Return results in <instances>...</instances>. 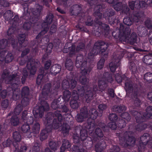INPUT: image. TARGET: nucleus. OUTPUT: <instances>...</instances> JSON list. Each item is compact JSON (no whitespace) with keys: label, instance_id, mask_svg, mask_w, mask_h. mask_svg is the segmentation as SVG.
Wrapping results in <instances>:
<instances>
[{"label":"nucleus","instance_id":"1","mask_svg":"<svg viewBox=\"0 0 152 152\" xmlns=\"http://www.w3.org/2000/svg\"><path fill=\"white\" fill-rule=\"evenodd\" d=\"M108 47L107 43L100 40L97 41L94 44V47L90 49L87 59H84L83 56L80 54L76 57L75 66L77 68H80L81 74L76 77L74 76V73L71 72L69 74L67 75L66 78L69 82L70 89H73L76 87L77 84L76 80L83 85L77 86V91L74 90L73 93L74 94H79L81 96H83L85 93V97L88 103L96 96L100 91L96 85H94L93 88L90 87L91 83H89V80L87 78L86 75L90 72L91 69L87 66V61L90 62L92 61L94 56L98 53L99 50V53L103 54Z\"/></svg>","mask_w":152,"mask_h":152},{"label":"nucleus","instance_id":"2","mask_svg":"<svg viewBox=\"0 0 152 152\" xmlns=\"http://www.w3.org/2000/svg\"><path fill=\"white\" fill-rule=\"evenodd\" d=\"M64 118L61 113L60 110L56 111L54 113H48L44 122L45 128L42 130L39 135L40 140L42 141L46 139L48 133L51 132L53 129H57L60 128L64 135L68 134L70 127L66 123L64 122Z\"/></svg>","mask_w":152,"mask_h":152},{"label":"nucleus","instance_id":"3","mask_svg":"<svg viewBox=\"0 0 152 152\" xmlns=\"http://www.w3.org/2000/svg\"><path fill=\"white\" fill-rule=\"evenodd\" d=\"M60 86V82L59 81L56 82L54 83L50 90L51 83H47L45 85L42 92V98L40 105L37 109L34 108L33 111L34 117L36 118H42L44 115V112L49 110L48 104L45 100L48 99L49 95L50 98L55 97L58 94Z\"/></svg>","mask_w":152,"mask_h":152},{"label":"nucleus","instance_id":"4","mask_svg":"<svg viewBox=\"0 0 152 152\" xmlns=\"http://www.w3.org/2000/svg\"><path fill=\"white\" fill-rule=\"evenodd\" d=\"M1 79L4 80L6 84H10L11 87L7 88V90L12 93V99L16 101L20 99V90L18 87L20 83V77L17 73L10 75V72L7 69L4 70L1 76Z\"/></svg>","mask_w":152,"mask_h":152},{"label":"nucleus","instance_id":"5","mask_svg":"<svg viewBox=\"0 0 152 152\" xmlns=\"http://www.w3.org/2000/svg\"><path fill=\"white\" fill-rule=\"evenodd\" d=\"M42 9V6L38 5L36 8L32 9L31 12L32 15L31 16L30 13L28 11V8L26 9V12H25V9H24L23 18L26 20H29V21L25 22L23 23V27L24 30L29 31L32 28L33 32L35 31H37L38 26L37 22Z\"/></svg>","mask_w":152,"mask_h":152},{"label":"nucleus","instance_id":"6","mask_svg":"<svg viewBox=\"0 0 152 152\" xmlns=\"http://www.w3.org/2000/svg\"><path fill=\"white\" fill-rule=\"evenodd\" d=\"M124 55L121 54V55L114 57V61L111 62L109 64V66L111 71L110 72H105L103 74L101 79L99 80L98 83V87L99 90H105L107 87L108 83H111L114 81L113 77V73L115 72L116 69L120 66L121 64V61Z\"/></svg>","mask_w":152,"mask_h":152},{"label":"nucleus","instance_id":"7","mask_svg":"<svg viewBox=\"0 0 152 152\" xmlns=\"http://www.w3.org/2000/svg\"><path fill=\"white\" fill-rule=\"evenodd\" d=\"M53 15L52 13L48 15L46 17V19L41 24V26L43 29L39 33L35 39L42 46L47 45L49 41V37L48 35L43 37L44 35L48 31L49 28V25L53 21Z\"/></svg>","mask_w":152,"mask_h":152},{"label":"nucleus","instance_id":"8","mask_svg":"<svg viewBox=\"0 0 152 152\" xmlns=\"http://www.w3.org/2000/svg\"><path fill=\"white\" fill-rule=\"evenodd\" d=\"M88 129H83L80 131L81 139L83 140V145L89 146L88 148L92 147L93 144L98 142L99 139L103 138L104 135L102 129L97 128L95 130L94 133L96 136L93 138L88 137Z\"/></svg>","mask_w":152,"mask_h":152},{"label":"nucleus","instance_id":"9","mask_svg":"<svg viewBox=\"0 0 152 152\" xmlns=\"http://www.w3.org/2000/svg\"><path fill=\"white\" fill-rule=\"evenodd\" d=\"M104 8V5L103 4H99L95 7L94 15L100 19L102 18V15L106 21L108 22L110 25L114 24L117 21L116 18L114 16L115 11L113 10L109 9L105 11L103 14L102 12Z\"/></svg>","mask_w":152,"mask_h":152},{"label":"nucleus","instance_id":"10","mask_svg":"<svg viewBox=\"0 0 152 152\" xmlns=\"http://www.w3.org/2000/svg\"><path fill=\"white\" fill-rule=\"evenodd\" d=\"M8 41L6 39H3L0 41V65L2 64L4 61L6 63H8L12 61L14 58L13 55L10 52H8L6 56H4L7 52L4 50L8 46Z\"/></svg>","mask_w":152,"mask_h":152},{"label":"nucleus","instance_id":"11","mask_svg":"<svg viewBox=\"0 0 152 152\" xmlns=\"http://www.w3.org/2000/svg\"><path fill=\"white\" fill-rule=\"evenodd\" d=\"M107 108V106L105 104H101L98 106V108L99 113L95 109H91L90 110V115L88 121V123L84 125V126L88 129H91L95 125V120L96 118L98 116H101L104 110Z\"/></svg>","mask_w":152,"mask_h":152},{"label":"nucleus","instance_id":"12","mask_svg":"<svg viewBox=\"0 0 152 152\" xmlns=\"http://www.w3.org/2000/svg\"><path fill=\"white\" fill-rule=\"evenodd\" d=\"M85 48V44L83 42L79 43L76 48L74 44L70 42H67L65 44L63 52L64 53H68L69 56L72 57L80 51L84 49Z\"/></svg>","mask_w":152,"mask_h":152},{"label":"nucleus","instance_id":"13","mask_svg":"<svg viewBox=\"0 0 152 152\" xmlns=\"http://www.w3.org/2000/svg\"><path fill=\"white\" fill-rule=\"evenodd\" d=\"M121 70H118V72L115 75L116 81L118 83H120L122 82L125 83V89L126 93L130 94L133 90V83L130 79L124 75H121Z\"/></svg>","mask_w":152,"mask_h":152},{"label":"nucleus","instance_id":"14","mask_svg":"<svg viewBox=\"0 0 152 152\" xmlns=\"http://www.w3.org/2000/svg\"><path fill=\"white\" fill-rule=\"evenodd\" d=\"M131 10L130 11V17H127L123 19V23L124 24L127 26L131 25L133 22H138L141 18L144 17V13L142 12L134 11L131 13Z\"/></svg>","mask_w":152,"mask_h":152},{"label":"nucleus","instance_id":"15","mask_svg":"<svg viewBox=\"0 0 152 152\" xmlns=\"http://www.w3.org/2000/svg\"><path fill=\"white\" fill-rule=\"evenodd\" d=\"M71 93L69 91L64 92L63 96H60L57 99H55L51 104V107L54 110L59 109L60 105L68 102L71 97Z\"/></svg>","mask_w":152,"mask_h":152},{"label":"nucleus","instance_id":"16","mask_svg":"<svg viewBox=\"0 0 152 152\" xmlns=\"http://www.w3.org/2000/svg\"><path fill=\"white\" fill-rule=\"evenodd\" d=\"M97 26H95L94 33L96 36L99 37L101 35H108L110 31L109 26L103 23L99 20H96Z\"/></svg>","mask_w":152,"mask_h":152},{"label":"nucleus","instance_id":"17","mask_svg":"<svg viewBox=\"0 0 152 152\" xmlns=\"http://www.w3.org/2000/svg\"><path fill=\"white\" fill-rule=\"evenodd\" d=\"M90 115V111L89 113L88 112V109L87 107L84 106L82 107L80 110V114H77V115L76 120L77 122H82L84 120V119L86 118H88V119L87 121V122L84 123L83 125V127L84 128V129H88V131H93L94 129L95 125L93 126V127H91V129H88L86 128L84 126V125L86 123H88V121Z\"/></svg>","mask_w":152,"mask_h":152},{"label":"nucleus","instance_id":"18","mask_svg":"<svg viewBox=\"0 0 152 152\" xmlns=\"http://www.w3.org/2000/svg\"><path fill=\"white\" fill-rule=\"evenodd\" d=\"M126 32L124 36H123V42H126L127 43L133 45L137 43V35L134 32L132 33L130 37H129L131 33V30L130 28H126L125 29Z\"/></svg>","mask_w":152,"mask_h":152},{"label":"nucleus","instance_id":"19","mask_svg":"<svg viewBox=\"0 0 152 152\" xmlns=\"http://www.w3.org/2000/svg\"><path fill=\"white\" fill-rule=\"evenodd\" d=\"M133 94L134 97L133 98V104L134 107L135 108L139 107L141 104V101L138 97V95L139 93H142L143 92L142 88L141 86L136 85L134 88H133Z\"/></svg>","mask_w":152,"mask_h":152},{"label":"nucleus","instance_id":"20","mask_svg":"<svg viewBox=\"0 0 152 152\" xmlns=\"http://www.w3.org/2000/svg\"><path fill=\"white\" fill-rule=\"evenodd\" d=\"M16 26L13 24L10 27L7 31V34L9 37L8 40V44L11 42V45L13 48H15L16 50L19 49L18 47V43L17 40H15L12 34L15 32L16 31Z\"/></svg>","mask_w":152,"mask_h":152},{"label":"nucleus","instance_id":"21","mask_svg":"<svg viewBox=\"0 0 152 152\" xmlns=\"http://www.w3.org/2000/svg\"><path fill=\"white\" fill-rule=\"evenodd\" d=\"M113 5L114 9L117 11H121L122 14L126 15L130 14V9L127 5L123 4L121 2L115 3Z\"/></svg>","mask_w":152,"mask_h":152},{"label":"nucleus","instance_id":"22","mask_svg":"<svg viewBox=\"0 0 152 152\" xmlns=\"http://www.w3.org/2000/svg\"><path fill=\"white\" fill-rule=\"evenodd\" d=\"M39 74L37 78L36 83L38 85L43 84L48 80L47 73L45 72L43 68H40L39 69Z\"/></svg>","mask_w":152,"mask_h":152},{"label":"nucleus","instance_id":"23","mask_svg":"<svg viewBox=\"0 0 152 152\" xmlns=\"http://www.w3.org/2000/svg\"><path fill=\"white\" fill-rule=\"evenodd\" d=\"M145 121L140 122H137L139 124L135 126V129L136 131H141L144 130L147 128H150L152 132V121L151 120H150L147 123L145 122Z\"/></svg>","mask_w":152,"mask_h":152},{"label":"nucleus","instance_id":"24","mask_svg":"<svg viewBox=\"0 0 152 152\" xmlns=\"http://www.w3.org/2000/svg\"><path fill=\"white\" fill-rule=\"evenodd\" d=\"M99 126L103 129V130L105 132H109L110 129L112 130H115L117 127V121H111L108 123V125L106 126L104 123H99Z\"/></svg>","mask_w":152,"mask_h":152},{"label":"nucleus","instance_id":"25","mask_svg":"<svg viewBox=\"0 0 152 152\" xmlns=\"http://www.w3.org/2000/svg\"><path fill=\"white\" fill-rule=\"evenodd\" d=\"M6 13L8 14L9 16L8 17L7 16H6L5 20L7 21H10L11 23H12V24L14 25V26H17L18 24L19 16L17 15H16L13 18H12L13 16V13L10 10L7 11Z\"/></svg>","mask_w":152,"mask_h":152},{"label":"nucleus","instance_id":"26","mask_svg":"<svg viewBox=\"0 0 152 152\" xmlns=\"http://www.w3.org/2000/svg\"><path fill=\"white\" fill-rule=\"evenodd\" d=\"M136 108L134 107L133 110H129V113L132 115L136 119V122H140L143 121H145V118L143 116H142L141 114L134 110Z\"/></svg>","mask_w":152,"mask_h":152},{"label":"nucleus","instance_id":"27","mask_svg":"<svg viewBox=\"0 0 152 152\" xmlns=\"http://www.w3.org/2000/svg\"><path fill=\"white\" fill-rule=\"evenodd\" d=\"M27 110L23 111L21 114V118L22 120L26 122V124L29 125L32 124L34 122V118L33 116H31L27 118Z\"/></svg>","mask_w":152,"mask_h":152},{"label":"nucleus","instance_id":"28","mask_svg":"<svg viewBox=\"0 0 152 152\" xmlns=\"http://www.w3.org/2000/svg\"><path fill=\"white\" fill-rule=\"evenodd\" d=\"M79 94H74L71 100L70 105L71 107L73 109H77L79 107L77 100L79 99Z\"/></svg>","mask_w":152,"mask_h":152},{"label":"nucleus","instance_id":"29","mask_svg":"<svg viewBox=\"0 0 152 152\" xmlns=\"http://www.w3.org/2000/svg\"><path fill=\"white\" fill-rule=\"evenodd\" d=\"M81 10V7L79 5L75 4L71 7L69 10L72 15L76 16L79 14Z\"/></svg>","mask_w":152,"mask_h":152},{"label":"nucleus","instance_id":"30","mask_svg":"<svg viewBox=\"0 0 152 152\" xmlns=\"http://www.w3.org/2000/svg\"><path fill=\"white\" fill-rule=\"evenodd\" d=\"M28 35V34L26 33L24 34H19L18 37V47L19 48V49L16 50L15 48H13L15 49L16 50H19L20 49L19 47L18 46V43L19 44V46L20 47H22V44L24 42H26V43L27 42L26 39V37Z\"/></svg>","mask_w":152,"mask_h":152},{"label":"nucleus","instance_id":"31","mask_svg":"<svg viewBox=\"0 0 152 152\" xmlns=\"http://www.w3.org/2000/svg\"><path fill=\"white\" fill-rule=\"evenodd\" d=\"M96 143L95 145V150L96 152H101L103 149H104L106 147V144L104 140H102L99 143Z\"/></svg>","mask_w":152,"mask_h":152},{"label":"nucleus","instance_id":"32","mask_svg":"<svg viewBox=\"0 0 152 152\" xmlns=\"http://www.w3.org/2000/svg\"><path fill=\"white\" fill-rule=\"evenodd\" d=\"M32 59L31 58L28 57V56L25 57V58L21 56L20 57L18 58V61L20 65H23L26 63V66L28 67V64L32 61Z\"/></svg>","mask_w":152,"mask_h":152},{"label":"nucleus","instance_id":"33","mask_svg":"<svg viewBox=\"0 0 152 152\" xmlns=\"http://www.w3.org/2000/svg\"><path fill=\"white\" fill-rule=\"evenodd\" d=\"M53 45L52 43H49L48 45L46 48L44 50L45 53L43 56L42 60H45L48 57L49 55L51 53Z\"/></svg>","mask_w":152,"mask_h":152},{"label":"nucleus","instance_id":"34","mask_svg":"<svg viewBox=\"0 0 152 152\" xmlns=\"http://www.w3.org/2000/svg\"><path fill=\"white\" fill-rule=\"evenodd\" d=\"M71 144L69 141L66 139H64L63 141L62 144L60 148V152H64L67 150H69V149L70 148Z\"/></svg>","mask_w":152,"mask_h":152},{"label":"nucleus","instance_id":"35","mask_svg":"<svg viewBox=\"0 0 152 152\" xmlns=\"http://www.w3.org/2000/svg\"><path fill=\"white\" fill-rule=\"evenodd\" d=\"M61 69V66L60 65L56 64L51 66L50 69V72L52 75H56L60 72Z\"/></svg>","mask_w":152,"mask_h":152},{"label":"nucleus","instance_id":"36","mask_svg":"<svg viewBox=\"0 0 152 152\" xmlns=\"http://www.w3.org/2000/svg\"><path fill=\"white\" fill-rule=\"evenodd\" d=\"M126 32L125 29V30L122 32L118 31L116 32L113 31L112 32V34L113 37L116 39H118L119 40L123 41V36H124L125 33Z\"/></svg>","mask_w":152,"mask_h":152},{"label":"nucleus","instance_id":"37","mask_svg":"<svg viewBox=\"0 0 152 152\" xmlns=\"http://www.w3.org/2000/svg\"><path fill=\"white\" fill-rule=\"evenodd\" d=\"M30 94V90L29 88L27 86H25L22 87L21 90V97H29Z\"/></svg>","mask_w":152,"mask_h":152},{"label":"nucleus","instance_id":"38","mask_svg":"<svg viewBox=\"0 0 152 152\" xmlns=\"http://www.w3.org/2000/svg\"><path fill=\"white\" fill-rule=\"evenodd\" d=\"M126 107L123 105H120L119 106L115 105L113 106L112 108L113 111L116 113H121L125 111Z\"/></svg>","mask_w":152,"mask_h":152},{"label":"nucleus","instance_id":"39","mask_svg":"<svg viewBox=\"0 0 152 152\" xmlns=\"http://www.w3.org/2000/svg\"><path fill=\"white\" fill-rule=\"evenodd\" d=\"M146 113L143 114V116L145 118L148 119L152 118V106H149L147 107L146 109Z\"/></svg>","mask_w":152,"mask_h":152},{"label":"nucleus","instance_id":"40","mask_svg":"<svg viewBox=\"0 0 152 152\" xmlns=\"http://www.w3.org/2000/svg\"><path fill=\"white\" fill-rule=\"evenodd\" d=\"M15 144L14 143L13 145L15 147V149L14 151L16 152H26L27 149V147L25 144L22 145L19 150V145L17 143H15Z\"/></svg>","mask_w":152,"mask_h":152},{"label":"nucleus","instance_id":"41","mask_svg":"<svg viewBox=\"0 0 152 152\" xmlns=\"http://www.w3.org/2000/svg\"><path fill=\"white\" fill-rule=\"evenodd\" d=\"M32 61L30 62L28 64V67H27V68L28 69L30 74L32 75H34L36 72L37 68L36 66V64H32Z\"/></svg>","mask_w":152,"mask_h":152},{"label":"nucleus","instance_id":"42","mask_svg":"<svg viewBox=\"0 0 152 152\" xmlns=\"http://www.w3.org/2000/svg\"><path fill=\"white\" fill-rule=\"evenodd\" d=\"M31 45L32 47V52L35 53H36L38 51L39 46H41L40 45L37 41L34 40H32L31 42Z\"/></svg>","mask_w":152,"mask_h":152},{"label":"nucleus","instance_id":"43","mask_svg":"<svg viewBox=\"0 0 152 152\" xmlns=\"http://www.w3.org/2000/svg\"><path fill=\"white\" fill-rule=\"evenodd\" d=\"M30 129L29 125L26 123L22 125L21 127V130L23 132L27 133L29 135L31 133V132H30Z\"/></svg>","mask_w":152,"mask_h":152},{"label":"nucleus","instance_id":"44","mask_svg":"<svg viewBox=\"0 0 152 152\" xmlns=\"http://www.w3.org/2000/svg\"><path fill=\"white\" fill-rule=\"evenodd\" d=\"M0 96L3 99L5 98L6 96H8L10 99H12V93H11L10 90H7H7H4L1 91L0 93Z\"/></svg>","mask_w":152,"mask_h":152},{"label":"nucleus","instance_id":"45","mask_svg":"<svg viewBox=\"0 0 152 152\" xmlns=\"http://www.w3.org/2000/svg\"><path fill=\"white\" fill-rule=\"evenodd\" d=\"M143 61L147 65H152V56L151 54L145 56L143 58Z\"/></svg>","mask_w":152,"mask_h":152},{"label":"nucleus","instance_id":"46","mask_svg":"<svg viewBox=\"0 0 152 152\" xmlns=\"http://www.w3.org/2000/svg\"><path fill=\"white\" fill-rule=\"evenodd\" d=\"M10 124L11 125L14 126H18L19 123V119L16 115L12 116L10 119Z\"/></svg>","mask_w":152,"mask_h":152},{"label":"nucleus","instance_id":"47","mask_svg":"<svg viewBox=\"0 0 152 152\" xmlns=\"http://www.w3.org/2000/svg\"><path fill=\"white\" fill-rule=\"evenodd\" d=\"M73 139L74 142L75 143H80L82 144V145L83 147H88V148L89 147V146H85L83 145V140L81 139V134H80V137L79 136L78 134H74L73 135Z\"/></svg>","mask_w":152,"mask_h":152},{"label":"nucleus","instance_id":"48","mask_svg":"<svg viewBox=\"0 0 152 152\" xmlns=\"http://www.w3.org/2000/svg\"><path fill=\"white\" fill-rule=\"evenodd\" d=\"M40 129V124L37 122H36L33 126L32 128V132L31 133L33 134H37L39 133Z\"/></svg>","mask_w":152,"mask_h":152},{"label":"nucleus","instance_id":"49","mask_svg":"<svg viewBox=\"0 0 152 152\" xmlns=\"http://www.w3.org/2000/svg\"><path fill=\"white\" fill-rule=\"evenodd\" d=\"M65 66L67 70L72 72V71L73 69V62L71 59H69L66 60L65 63Z\"/></svg>","mask_w":152,"mask_h":152},{"label":"nucleus","instance_id":"50","mask_svg":"<svg viewBox=\"0 0 152 152\" xmlns=\"http://www.w3.org/2000/svg\"><path fill=\"white\" fill-rule=\"evenodd\" d=\"M146 0H141V8H145L148 7H152V0H147V2H145Z\"/></svg>","mask_w":152,"mask_h":152},{"label":"nucleus","instance_id":"51","mask_svg":"<svg viewBox=\"0 0 152 152\" xmlns=\"http://www.w3.org/2000/svg\"><path fill=\"white\" fill-rule=\"evenodd\" d=\"M117 127L118 128L122 129L124 128L126 125V121L122 119L119 118L117 121Z\"/></svg>","mask_w":152,"mask_h":152},{"label":"nucleus","instance_id":"52","mask_svg":"<svg viewBox=\"0 0 152 152\" xmlns=\"http://www.w3.org/2000/svg\"><path fill=\"white\" fill-rule=\"evenodd\" d=\"M62 87L63 89L65 90L64 91L63 93H64V92L66 91H70L69 90H67V89L69 88L70 89L69 82V80H68L64 79L62 81Z\"/></svg>","mask_w":152,"mask_h":152},{"label":"nucleus","instance_id":"53","mask_svg":"<svg viewBox=\"0 0 152 152\" xmlns=\"http://www.w3.org/2000/svg\"><path fill=\"white\" fill-rule=\"evenodd\" d=\"M12 137L14 140L16 142L15 143H17V142H19L21 140V136L20 133L18 132L15 131L13 132Z\"/></svg>","mask_w":152,"mask_h":152},{"label":"nucleus","instance_id":"54","mask_svg":"<svg viewBox=\"0 0 152 152\" xmlns=\"http://www.w3.org/2000/svg\"><path fill=\"white\" fill-rule=\"evenodd\" d=\"M144 80L148 82H152V73L151 72H148L145 73L144 76Z\"/></svg>","mask_w":152,"mask_h":152},{"label":"nucleus","instance_id":"55","mask_svg":"<svg viewBox=\"0 0 152 152\" xmlns=\"http://www.w3.org/2000/svg\"><path fill=\"white\" fill-rule=\"evenodd\" d=\"M23 109V107L20 104L17 105L15 108L14 110L15 114L16 115H19Z\"/></svg>","mask_w":152,"mask_h":152},{"label":"nucleus","instance_id":"56","mask_svg":"<svg viewBox=\"0 0 152 152\" xmlns=\"http://www.w3.org/2000/svg\"><path fill=\"white\" fill-rule=\"evenodd\" d=\"M129 68L132 72V73L134 75L136 73L137 69L135 63L133 62H131L129 63Z\"/></svg>","mask_w":152,"mask_h":152},{"label":"nucleus","instance_id":"57","mask_svg":"<svg viewBox=\"0 0 152 152\" xmlns=\"http://www.w3.org/2000/svg\"><path fill=\"white\" fill-rule=\"evenodd\" d=\"M7 129V126L4 124L3 126L0 124V140L2 137V135L6 133Z\"/></svg>","mask_w":152,"mask_h":152},{"label":"nucleus","instance_id":"58","mask_svg":"<svg viewBox=\"0 0 152 152\" xmlns=\"http://www.w3.org/2000/svg\"><path fill=\"white\" fill-rule=\"evenodd\" d=\"M59 109H61V110L62 113H65V115H68L69 114V110L68 107L66 105H64L63 104H62L60 105Z\"/></svg>","mask_w":152,"mask_h":152},{"label":"nucleus","instance_id":"59","mask_svg":"<svg viewBox=\"0 0 152 152\" xmlns=\"http://www.w3.org/2000/svg\"><path fill=\"white\" fill-rule=\"evenodd\" d=\"M49 145L50 149L53 151L56 150L58 146V143L53 141H50L49 143Z\"/></svg>","mask_w":152,"mask_h":152},{"label":"nucleus","instance_id":"60","mask_svg":"<svg viewBox=\"0 0 152 152\" xmlns=\"http://www.w3.org/2000/svg\"><path fill=\"white\" fill-rule=\"evenodd\" d=\"M21 103L22 107H25L28 105L29 103V99L28 97H22Z\"/></svg>","mask_w":152,"mask_h":152},{"label":"nucleus","instance_id":"61","mask_svg":"<svg viewBox=\"0 0 152 152\" xmlns=\"http://www.w3.org/2000/svg\"><path fill=\"white\" fill-rule=\"evenodd\" d=\"M72 149L73 152H86L84 148H80L78 146L75 145H73Z\"/></svg>","mask_w":152,"mask_h":152},{"label":"nucleus","instance_id":"62","mask_svg":"<svg viewBox=\"0 0 152 152\" xmlns=\"http://www.w3.org/2000/svg\"><path fill=\"white\" fill-rule=\"evenodd\" d=\"M105 60L104 58H101L97 64V68L99 69H102L104 66Z\"/></svg>","mask_w":152,"mask_h":152},{"label":"nucleus","instance_id":"63","mask_svg":"<svg viewBox=\"0 0 152 152\" xmlns=\"http://www.w3.org/2000/svg\"><path fill=\"white\" fill-rule=\"evenodd\" d=\"M121 117L128 121H129L131 119L130 114L127 112H124L121 113Z\"/></svg>","mask_w":152,"mask_h":152},{"label":"nucleus","instance_id":"64","mask_svg":"<svg viewBox=\"0 0 152 152\" xmlns=\"http://www.w3.org/2000/svg\"><path fill=\"white\" fill-rule=\"evenodd\" d=\"M14 143L15 144V143L13 142L10 139H7L6 140L4 141L2 143V145L4 147H6L10 146L12 144Z\"/></svg>","mask_w":152,"mask_h":152}]
</instances>
